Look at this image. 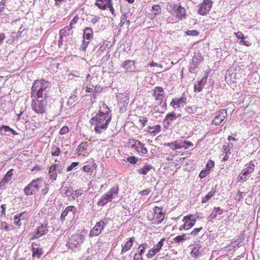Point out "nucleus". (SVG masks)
Segmentation results:
<instances>
[{"mask_svg": "<svg viewBox=\"0 0 260 260\" xmlns=\"http://www.w3.org/2000/svg\"><path fill=\"white\" fill-rule=\"evenodd\" d=\"M103 108H105L107 110L105 112L102 111L101 108L98 114L90 120V123L95 125L94 131L99 134H101L107 128L111 120V115L110 113L111 111L109 108L105 104H103Z\"/></svg>", "mask_w": 260, "mask_h": 260, "instance_id": "obj_1", "label": "nucleus"}, {"mask_svg": "<svg viewBox=\"0 0 260 260\" xmlns=\"http://www.w3.org/2000/svg\"><path fill=\"white\" fill-rule=\"evenodd\" d=\"M50 83L44 80H36L31 87V96L37 98L49 99L48 89Z\"/></svg>", "mask_w": 260, "mask_h": 260, "instance_id": "obj_2", "label": "nucleus"}, {"mask_svg": "<svg viewBox=\"0 0 260 260\" xmlns=\"http://www.w3.org/2000/svg\"><path fill=\"white\" fill-rule=\"evenodd\" d=\"M119 188L118 185H114L108 191L104 194L98 202V205L102 207L105 206L108 203L118 197Z\"/></svg>", "mask_w": 260, "mask_h": 260, "instance_id": "obj_3", "label": "nucleus"}, {"mask_svg": "<svg viewBox=\"0 0 260 260\" xmlns=\"http://www.w3.org/2000/svg\"><path fill=\"white\" fill-rule=\"evenodd\" d=\"M31 102V108L33 111L38 114H43L47 110L48 99L44 98H37L34 97Z\"/></svg>", "mask_w": 260, "mask_h": 260, "instance_id": "obj_4", "label": "nucleus"}, {"mask_svg": "<svg viewBox=\"0 0 260 260\" xmlns=\"http://www.w3.org/2000/svg\"><path fill=\"white\" fill-rule=\"evenodd\" d=\"M85 240L84 236L80 234H75L71 236L66 246L71 249L79 247Z\"/></svg>", "mask_w": 260, "mask_h": 260, "instance_id": "obj_5", "label": "nucleus"}, {"mask_svg": "<svg viewBox=\"0 0 260 260\" xmlns=\"http://www.w3.org/2000/svg\"><path fill=\"white\" fill-rule=\"evenodd\" d=\"M108 221L109 219L108 218H104L97 222L92 230H91L90 236L91 237L99 236L101 233L103 229L108 223Z\"/></svg>", "mask_w": 260, "mask_h": 260, "instance_id": "obj_6", "label": "nucleus"}, {"mask_svg": "<svg viewBox=\"0 0 260 260\" xmlns=\"http://www.w3.org/2000/svg\"><path fill=\"white\" fill-rule=\"evenodd\" d=\"M213 1L212 0H203L199 5L198 13L202 16L206 15L212 8Z\"/></svg>", "mask_w": 260, "mask_h": 260, "instance_id": "obj_7", "label": "nucleus"}, {"mask_svg": "<svg viewBox=\"0 0 260 260\" xmlns=\"http://www.w3.org/2000/svg\"><path fill=\"white\" fill-rule=\"evenodd\" d=\"M39 179L33 180L23 189L24 193L26 196L36 193L39 190Z\"/></svg>", "mask_w": 260, "mask_h": 260, "instance_id": "obj_8", "label": "nucleus"}, {"mask_svg": "<svg viewBox=\"0 0 260 260\" xmlns=\"http://www.w3.org/2000/svg\"><path fill=\"white\" fill-rule=\"evenodd\" d=\"M153 217L152 220H154V222L157 224L161 223L164 219L165 214L162 213V208L155 206L153 209Z\"/></svg>", "mask_w": 260, "mask_h": 260, "instance_id": "obj_9", "label": "nucleus"}, {"mask_svg": "<svg viewBox=\"0 0 260 260\" xmlns=\"http://www.w3.org/2000/svg\"><path fill=\"white\" fill-rule=\"evenodd\" d=\"M134 143L131 145V148L136 150L141 154H145L147 153V149L145 147V144L138 140H131Z\"/></svg>", "mask_w": 260, "mask_h": 260, "instance_id": "obj_10", "label": "nucleus"}, {"mask_svg": "<svg viewBox=\"0 0 260 260\" xmlns=\"http://www.w3.org/2000/svg\"><path fill=\"white\" fill-rule=\"evenodd\" d=\"M48 231L47 224H42L40 226L38 227L36 232L34 233V236L31 238V240H33L40 238L41 237L46 235Z\"/></svg>", "mask_w": 260, "mask_h": 260, "instance_id": "obj_11", "label": "nucleus"}, {"mask_svg": "<svg viewBox=\"0 0 260 260\" xmlns=\"http://www.w3.org/2000/svg\"><path fill=\"white\" fill-rule=\"evenodd\" d=\"M226 115V110L220 109L216 113V116L212 120V124L215 125H219L223 121Z\"/></svg>", "mask_w": 260, "mask_h": 260, "instance_id": "obj_12", "label": "nucleus"}, {"mask_svg": "<svg viewBox=\"0 0 260 260\" xmlns=\"http://www.w3.org/2000/svg\"><path fill=\"white\" fill-rule=\"evenodd\" d=\"M176 119V113L174 112H170L168 113L164 119L163 120V123L164 127L168 129L170 126L172 125V122L174 120Z\"/></svg>", "mask_w": 260, "mask_h": 260, "instance_id": "obj_13", "label": "nucleus"}, {"mask_svg": "<svg viewBox=\"0 0 260 260\" xmlns=\"http://www.w3.org/2000/svg\"><path fill=\"white\" fill-rule=\"evenodd\" d=\"M196 221V220L193 218L192 215L184 216L183 219V221L184 222L183 224L184 230H188L192 228L195 224Z\"/></svg>", "mask_w": 260, "mask_h": 260, "instance_id": "obj_14", "label": "nucleus"}, {"mask_svg": "<svg viewBox=\"0 0 260 260\" xmlns=\"http://www.w3.org/2000/svg\"><path fill=\"white\" fill-rule=\"evenodd\" d=\"M0 134L11 137L18 135V133L9 126L3 125L0 126Z\"/></svg>", "mask_w": 260, "mask_h": 260, "instance_id": "obj_15", "label": "nucleus"}, {"mask_svg": "<svg viewBox=\"0 0 260 260\" xmlns=\"http://www.w3.org/2000/svg\"><path fill=\"white\" fill-rule=\"evenodd\" d=\"M153 95L158 101L157 104H161L164 98V89L161 87L157 86L153 89Z\"/></svg>", "mask_w": 260, "mask_h": 260, "instance_id": "obj_16", "label": "nucleus"}, {"mask_svg": "<svg viewBox=\"0 0 260 260\" xmlns=\"http://www.w3.org/2000/svg\"><path fill=\"white\" fill-rule=\"evenodd\" d=\"M174 12L176 13V18L180 20L185 19L186 17V10L180 4L177 5Z\"/></svg>", "mask_w": 260, "mask_h": 260, "instance_id": "obj_17", "label": "nucleus"}, {"mask_svg": "<svg viewBox=\"0 0 260 260\" xmlns=\"http://www.w3.org/2000/svg\"><path fill=\"white\" fill-rule=\"evenodd\" d=\"M202 57L200 56H194L192 61L190 63L189 71L191 73H194L196 69L198 68V66L201 63Z\"/></svg>", "mask_w": 260, "mask_h": 260, "instance_id": "obj_18", "label": "nucleus"}, {"mask_svg": "<svg viewBox=\"0 0 260 260\" xmlns=\"http://www.w3.org/2000/svg\"><path fill=\"white\" fill-rule=\"evenodd\" d=\"M207 75L203 77L200 80L198 81L197 83L194 84V90L198 92H201L204 88L207 82Z\"/></svg>", "mask_w": 260, "mask_h": 260, "instance_id": "obj_19", "label": "nucleus"}, {"mask_svg": "<svg viewBox=\"0 0 260 260\" xmlns=\"http://www.w3.org/2000/svg\"><path fill=\"white\" fill-rule=\"evenodd\" d=\"M111 2H112V0H96L95 5L100 9L105 10L108 9Z\"/></svg>", "mask_w": 260, "mask_h": 260, "instance_id": "obj_20", "label": "nucleus"}, {"mask_svg": "<svg viewBox=\"0 0 260 260\" xmlns=\"http://www.w3.org/2000/svg\"><path fill=\"white\" fill-rule=\"evenodd\" d=\"M161 127L160 125H156L153 126H149L146 128L145 131L154 136L161 131Z\"/></svg>", "mask_w": 260, "mask_h": 260, "instance_id": "obj_21", "label": "nucleus"}, {"mask_svg": "<svg viewBox=\"0 0 260 260\" xmlns=\"http://www.w3.org/2000/svg\"><path fill=\"white\" fill-rule=\"evenodd\" d=\"M246 166V168L244 169L242 171V172L244 176H248L250 174L252 173L254 171L255 165L253 164V162L251 161L249 163L247 164Z\"/></svg>", "mask_w": 260, "mask_h": 260, "instance_id": "obj_22", "label": "nucleus"}, {"mask_svg": "<svg viewBox=\"0 0 260 260\" xmlns=\"http://www.w3.org/2000/svg\"><path fill=\"white\" fill-rule=\"evenodd\" d=\"M135 61L131 60H126L122 64V67L127 71H134L135 68Z\"/></svg>", "mask_w": 260, "mask_h": 260, "instance_id": "obj_23", "label": "nucleus"}, {"mask_svg": "<svg viewBox=\"0 0 260 260\" xmlns=\"http://www.w3.org/2000/svg\"><path fill=\"white\" fill-rule=\"evenodd\" d=\"M76 209L74 206H69L66 208L64 211L61 214L60 220L63 221L65 220L66 216L69 214V212L71 211L74 214L76 212Z\"/></svg>", "mask_w": 260, "mask_h": 260, "instance_id": "obj_24", "label": "nucleus"}, {"mask_svg": "<svg viewBox=\"0 0 260 260\" xmlns=\"http://www.w3.org/2000/svg\"><path fill=\"white\" fill-rule=\"evenodd\" d=\"M134 241V237L129 238L128 241L126 242L124 246H122V249L121 251V254H123L124 252L129 250L133 245V242Z\"/></svg>", "mask_w": 260, "mask_h": 260, "instance_id": "obj_25", "label": "nucleus"}, {"mask_svg": "<svg viewBox=\"0 0 260 260\" xmlns=\"http://www.w3.org/2000/svg\"><path fill=\"white\" fill-rule=\"evenodd\" d=\"M93 36V30L91 27H86L84 29L83 38L84 39L90 40Z\"/></svg>", "mask_w": 260, "mask_h": 260, "instance_id": "obj_26", "label": "nucleus"}, {"mask_svg": "<svg viewBox=\"0 0 260 260\" xmlns=\"http://www.w3.org/2000/svg\"><path fill=\"white\" fill-rule=\"evenodd\" d=\"M57 166V164H54L53 165H52L49 168V175L50 178L52 180H56L57 178V174H56V167Z\"/></svg>", "mask_w": 260, "mask_h": 260, "instance_id": "obj_27", "label": "nucleus"}, {"mask_svg": "<svg viewBox=\"0 0 260 260\" xmlns=\"http://www.w3.org/2000/svg\"><path fill=\"white\" fill-rule=\"evenodd\" d=\"M216 188H212L211 190L208 193V194L202 199V202L203 203L207 202L214 196Z\"/></svg>", "mask_w": 260, "mask_h": 260, "instance_id": "obj_28", "label": "nucleus"}, {"mask_svg": "<svg viewBox=\"0 0 260 260\" xmlns=\"http://www.w3.org/2000/svg\"><path fill=\"white\" fill-rule=\"evenodd\" d=\"M32 251V256L34 258H39L43 254V251L42 248H38L35 249L34 248L33 249H31Z\"/></svg>", "mask_w": 260, "mask_h": 260, "instance_id": "obj_29", "label": "nucleus"}, {"mask_svg": "<svg viewBox=\"0 0 260 260\" xmlns=\"http://www.w3.org/2000/svg\"><path fill=\"white\" fill-rule=\"evenodd\" d=\"M152 169V167L151 166L145 165L142 168L138 170V172L142 175H146Z\"/></svg>", "mask_w": 260, "mask_h": 260, "instance_id": "obj_30", "label": "nucleus"}, {"mask_svg": "<svg viewBox=\"0 0 260 260\" xmlns=\"http://www.w3.org/2000/svg\"><path fill=\"white\" fill-rule=\"evenodd\" d=\"M26 214V212H22L14 216V222L17 226H20L21 225V216Z\"/></svg>", "mask_w": 260, "mask_h": 260, "instance_id": "obj_31", "label": "nucleus"}, {"mask_svg": "<svg viewBox=\"0 0 260 260\" xmlns=\"http://www.w3.org/2000/svg\"><path fill=\"white\" fill-rule=\"evenodd\" d=\"M152 11L153 12V15L155 17L161 13V8L158 5H155L152 7Z\"/></svg>", "mask_w": 260, "mask_h": 260, "instance_id": "obj_32", "label": "nucleus"}, {"mask_svg": "<svg viewBox=\"0 0 260 260\" xmlns=\"http://www.w3.org/2000/svg\"><path fill=\"white\" fill-rule=\"evenodd\" d=\"M76 91H74V93L71 95L67 102V105L69 106H71L73 105V104L76 101L77 99V96L75 95V93Z\"/></svg>", "mask_w": 260, "mask_h": 260, "instance_id": "obj_33", "label": "nucleus"}, {"mask_svg": "<svg viewBox=\"0 0 260 260\" xmlns=\"http://www.w3.org/2000/svg\"><path fill=\"white\" fill-rule=\"evenodd\" d=\"M189 237H187L186 234H183L177 236L174 239V240L176 243H180L185 240L189 239Z\"/></svg>", "mask_w": 260, "mask_h": 260, "instance_id": "obj_34", "label": "nucleus"}, {"mask_svg": "<svg viewBox=\"0 0 260 260\" xmlns=\"http://www.w3.org/2000/svg\"><path fill=\"white\" fill-rule=\"evenodd\" d=\"M177 103L179 104L180 107H183L186 104L187 98L184 96H182L180 98H176Z\"/></svg>", "mask_w": 260, "mask_h": 260, "instance_id": "obj_35", "label": "nucleus"}, {"mask_svg": "<svg viewBox=\"0 0 260 260\" xmlns=\"http://www.w3.org/2000/svg\"><path fill=\"white\" fill-rule=\"evenodd\" d=\"M200 248L201 246L198 244L196 245L191 250L192 255L197 257L201 252Z\"/></svg>", "mask_w": 260, "mask_h": 260, "instance_id": "obj_36", "label": "nucleus"}, {"mask_svg": "<svg viewBox=\"0 0 260 260\" xmlns=\"http://www.w3.org/2000/svg\"><path fill=\"white\" fill-rule=\"evenodd\" d=\"M25 36V34H22V32H13L12 34L11 37L12 40L15 41L20 38H22Z\"/></svg>", "mask_w": 260, "mask_h": 260, "instance_id": "obj_37", "label": "nucleus"}, {"mask_svg": "<svg viewBox=\"0 0 260 260\" xmlns=\"http://www.w3.org/2000/svg\"><path fill=\"white\" fill-rule=\"evenodd\" d=\"M158 251L153 247L152 249L149 250L147 253L146 256L148 258H152Z\"/></svg>", "mask_w": 260, "mask_h": 260, "instance_id": "obj_38", "label": "nucleus"}, {"mask_svg": "<svg viewBox=\"0 0 260 260\" xmlns=\"http://www.w3.org/2000/svg\"><path fill=\"white\" fill-rule=\"evenodd\" d=\"M61 153V151L59 147L57 146H53L51 149V154L52 156H58Z\"/></svg>", "mask_w": 260, "mask_h": 260, "instance_id": "obj_39", "label": "nucleus"}, {"mask_svg": "<svg viewBox=\"0 0 260 260\" xmlns=\"http://www.w3.org/2000/svg\"><path fill=\"white\" fill-rule=\"evenodd\" d=\"M70 31V28H69L68 27H67L66 26L64 27L63 28L60 30L59 34H60V37H61L63 36H68L69 35Z\"/></svg>", "mask_w": 260, "mask_h": 260, "instance_id": "obj_40", "label": "nucleus"}, {"mask_svg": "<svg viewBox=\"0 0 260 260\" xmlns=\"http://www.w3.org/2000/svg\"><path fill=\"white\" fill-rule=\"evenodd\" d=\"M178 4H172L171 3H168L166 6V9L168 12L172 13V12L174 10L175 11V9H176Z\"/></svg>", "mask_w": 260, "mask_h": 260, "instance_id": "obj_41", "label": "nucleus"}, {"mask_svg": "<svg viewBox=\"0 0 260 260\" xmlns=\"http://www.w3.org/2000/svg\"><path fill=\"white\" fill-rule=\"evenodd\" d=\"M147 246V244L146 243H142V244H140L138 248V249L140 250H139V253L138 254H140V255H142L144 253L145 250Z\"/></svg>", "mask_w": 260, "mask_h": 260, "instance_id": "obj_42", "label": "nucleus"}, {"mask_svg": "<svg viewBox=\"0 0 260 260\" xmlns=\"http://www.w3.org/2000/svg\"><path fill=\"white\" fill-rule=\"evenodd\" d=\"M63 191V193L66 194L67 197H72V196L73 195L74 190L72 188H67V187H66Z\"/></svg>", "mask_w": 260, "mask_h": 260, "instance_id": "obj_43", "label": "nucleus"}, {"mask_svg": "<svg viewBox=\"0 0 260 260\" xmlns=\"http://www.w3.org/2000/svg\"><path fill=\"white\" fill-rule=\"evenodd\" d=\"M13 169H11L6 173V174L4 176L3 179H4L6 181H9L11 179L12 176L13 175Z\"/></svg>", "mask_w": 260, "mask_h": 260, "instance_id": "obj_44", "label": "nucleus"}, {"mask_svg": "<svg viewBox=\"0 0 260 260\" xmlns=\"http://www.w3.org/2000/svg\"><path fill=\"white\" fill-rule=\"evenodd\" d=\"M165 241H166V239L165 238H162L154 247L159 252L163 246Z\"/></svg>", "mask_w": 260, "mask_h": 260, "instance_id": "obj_45", "label": "nucleus"}, {"mask_svg": "<svg viewBox=\"0 0 260 260\" xmlns=\"http://www.w3.org/2000/svg\"><path fill=\"white\" fill-rule=\"evenodd\" d=\"M2 228L6 232H9L13 230V226L12 225H9L6 222L2 223Z\"/></svg>", "mask_w": 260, "mask_h": 260, "instance_id": "obj_46", "label": "nucleus"}, {"mask_svg": "<svg viewBox=\"0 0 260 260\" xmlns=\"http://www.w3.org/2000/svg\"><path fill=\"white\" fill-rule=\"evenodd\" d=\"M185 34L190 36H197L199 35V32L196 30H188L186 31Z\"/></svg>", "mask_w": 260, "mask_h": 260, "instance_id": "obj_47", "label": "nucleus"}, {"mask_svg": "<svg viewBox=\"0 0 260 260\" xmlns=\"http://www.w3.org/2000/svg\"><path fill=\"white\" fill-rule=\"evenodd\" d=\"M248 176H244V175L242 174V172L239 175L238 177V179L239 182H244L247 180L248 179Z\"/></svg>", "mask_w": 260, "mask_h": 260, "instance_id": "obj_48", "label": "nucleus"}, {"mask_svg": "<svg viewBox=\"0 0 260 260\" xmlns=\"http://www.w3.org/2000/svg\"><path fill=\"white\" fill-rule=\"evenodd\" d=\"M83 193V191L81 189H77L75 191V193H73V195L72 196L73 199L75 200L76 198L78 197L79 196H81Z\"/></svg>", "mask_w": 260, "mask_h": 260, "instance_id": "obj_49", "label": "nucleus"}, {"mask_svg": "<svg viewBox=\"0 0 260 260\" xmlns=\"http://www.w3.org/2000/svg\"><path fill=\"white\" fill-rule=\"evenodd\" d=\"M127 160L131 164H136L138 161V158L133 156L127 157Z\"/></svg>", "mask_w": 260, "mask_h": 260, "instance_id": "obj_50", "label": "nucleus"}, {"mask_svg": "<svg viewBox=\"0 0 260 260\" xmlns=\"http://www.w3.org/2000/svg\"><path fill=\"white\" fill-rule=\"evenodd\" d=\"M176 102L177 100L176 99V98H175L172 100L170 103V105L172 106L174 109L180 108L179 105V104H178Z\"/></svg>", "mask_w": 260, "mask_h": 260, "instance_id": "obj_51", "label": "nucleus"}, {"mask_svg": "<svg viewBox=\"0 0 260 260\" xmlns=\"http://www.w3.org/2000/svg\"><path fill=\"white\" fill-rule=\"evenodd\" d=\"M87 142H82L77 147L76 151L77 152H79L81 151L82 149H85L86 148L85 147H86L87 145Z\"/></svg>", "mask_w": 260, "mask_h": 260, "instance_id": "obj_52", "label": "nucleus"}, {"mask_svg": "<svg viewBox=\"0 0 260 260\" xmlns=\"http://www.w3.org/2000/svg\"><path fill=\"white\" fill-rule=\"evenodd\" d=\"M165 146H168L170 147L172 150H175L174 147L176 146V141L172 142L171 143H165L164 144Z\"/></svg>", "mask_w": 260, "mask_h": 260, "instance_id": "obj_53", "label": "nucleus"}, {"mask_svg": "<svg viewBox=\"0 0 260 260\" xmlns=\"http://www.w3.org/2000/svg\"><path fill=\"white\" fill-rule=\"evenodd\" d=\"M126 13H125L120 18V22L119 24V27H121L123 26L126 19Z\"/></svg>", "mask_w": 260, "mask_h": 260, "instance_id": "obj_54", "label": "nucleus"}, {"mask_svg": "<svg viewBox=\"0 0 260 260\" xmlns=\"http://www.w3.org/2000/svg\"><path fill=\"white\" fill-rule=\"evenodd\" d=\"M139 122L141 123L142 126L143 127L146 125V123L147 122V119L145 117H141L140 118L139 120Z\"/></svg>", "mask_w": 260, "mask_h": 260, "instance_id": "obj_55", "label": "nucleus"}, {"mask_svg": "<svg viewBox=\"0 0 260 260\" xmlns=\"http://www.w3.org/2000/svg\"><path fill=\"white\" fill-rule=\"evenodd\" d=\"M79 163L77 162H72L70 166H69L67 169V171L68 172L71 171L72 169H73L75 167L77 166L78 165Z\"/></svg>", "mask_w": 260, "mask_h": 260, "instance_id": "obj_56", "label": "nucleus"}, {"mask_svg": "<svg viewBox=\"0 0 260 260\" xmlns=\"http://www.w3.org/2000/svg\"><path fill=\"white\" fill-rule=\"evenodd\" d=\"M235 36L238 40H240L242 39H245L246 37L244 36L243 34L241 31H238L237 32L234 33Z\"/></svg>", "mask_w": 260, "mask_h": 260, "instance_id": "obj_57", "label": "nucleus"}, {"mask_svg": "<svg viewBox=\"0 0 260 260\" xmlns=\"http://www.w3.org/2000/svg\"><path fill=\"white\" fill-rule=\"evenodd\" d=\"M151 189L150 188H147L145 190L140 191L139 193L141 196L148 195L151 192Z\"/></svg>", "mask_w": 260, "mask_h": 260, "instance_id": "obj_58", "label": "nucleus"}, {"mask_svg": "<svg viewBox=\"0 0 260 260\" xmlns=\"http://www.w3.org/2000/svg\"><path fill=\"white\" fill-rule=\"evenodd\" d=\"M69 132V128L67 126H63L60 130V135H65Z\"/></svg>", "mask_w": 260, "mask_h": 260, "instance_id": "obj_59", "label": "nucleus"}, {"mask_svg": "<svg viewBox=\"0 0 260 260\" xmlns=\"http://www.w3.org/2000/svg\"><path fill=\"white\" fill-rule=\"evenodd\" d=\"M214 166V162L213 161L211 160H208L206 164V168L208 169H211V168H213Z\"/></svg>", "mask_w": 260, "mask_h": 260, "instance_id": "obj_60", "label": "nucleus"}, {"mask_svg": "<svg viewBox=\"0 0 260 260\" xmlns=\"http://www.w3.org/2000/svg\"><path fill=\"white\" fill-rule=\"evenodd\" d=\"M183 143L186 145V146H184V149H188L190 147H191L193 146V143L190 141H185Z\"/></svg>", "mask_w": 260, "mask_h": 260, "instance_id": "obj_61", "label": "nucleus"}, {"mask_svg": "<svg viewBox=\"0 0 260 260\" xmlns=\"http://www.w3.org/2000/svg\"><path fill=\"white\" fill-rule=\"evenodd\" d=\"M6 36L4 32H0V46L2 45L3 43L4 40L6 39Z\"/></svg>", "mask_w": 260, "mask_h": 260, "instance_id": "obj_62", "label": "nucleus"}, {"mask_svg": "<svg viewBox=\"0 0 260 260\" xmlns=\"http://www.w3.org/2000/svg\"><path fill=\"white\" fill-rule=\"evenodd\" d=\"M202 229V227H201L200 228L194 229L193 231L191 232L190 234L196 236Z\"/></svg>", "mask_w": 260, "mask_h": 260, "instance_id": "obj_63", "label": "nucleus"}, {"mask_svg": "<svg viewBox=\"0 0 260 260\" xmlns=\"http://www.w3.org/2000/svg\"><path fill=\"white\" fill-rule=\"evenodd\" d=\"M223 153L224 154H228L229 153H230V149L229 148V146L223 145Z\"/></svg>", "mask_w": 260, "mask_h": 260, "instance_id": "obj_64", "label": "nucleus"}]
</instances>
